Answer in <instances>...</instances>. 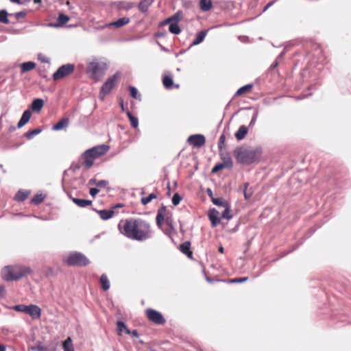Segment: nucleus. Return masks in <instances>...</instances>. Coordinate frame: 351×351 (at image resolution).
I'll use <instances>...</instances> for the list:
<instances>
[{
	"label": "nucleus",
	"mask_w": 351,
	"mask_h": 351,
	"mask_svg": "<svg viewBox=\"0 0 351 351\" xmlns=\"http://www.w3.org/2000/svg\"><path fill=\"white\" fill-rule=\"evenodd\" d=\"M120 232L127 238L138 241H144L152 237L150 223L141 219L130 218L121 221L118 224Z\"/></svg>",
	"instance_id": "1"
},
{
	"label": "nucleus",
	"mask_w": 351,
	"mask_h": 351,
	"mask_svg": "<svg viewBox=\"0 0 351 351\" xmlns=\"http://www.w3.org/2000/svg\"><path fill=\"white\" fill-rule=\"evenodd\" d=\"M62 261L69 266H86L89 260L82 253L73 252L63 257Z\"/></svg>",
	"instance_id": "2"
},
{
	"label": "nucleus",
	"mask_w": 351,
	"mask_h": 351,
	"mask_svg": "<svg viewBox=\"0 0 351 351\" xmlns=\"http://www.w3.org/2000/svg\"><path fill=\"white\" fill-rule=\"evenodd\" d=\"M25 274V270L19 265L6 266L1 271L3 278L7 281L18 280L22 278Z\"/></svg>",
	"instance_id": "3"
},
{
	"label": "nucleus",
	"mask_w": 351,
	"mask_h": 351,
	"mask_svg": "<svg viewBox=\"0 0 351 351\" xmlns=\"http://www.w3.org/2000/svg\"><path fill=\"white\" fill-rule=\"evenodd\" d=\"M106 65L94 60L88 63L87 72L90 77L93 79H97L104 74Z\"/></svg>",
	"instance_id": "4"
},
{
	"label": "nucleus",
	"mask_w": 351,
	"mask_h": 351,
	"mask_svg": "<svg viewBox=\"0 0 351 351\" xmlns=\"http://www.w3.org/2000/svg\"><path fill=\"white\" fill-rule=\"evenodd\" d=\"M119 77V73H117L114 74L112 76L109 77L105 83L103 84L100 89L99 97L101 99H104L106 95L109 94L112 89V88L117 84V80Z\"/></svg>",
	"instance_id": "5"
},
{
	"label": "nucleus",
	"mask_w": 351,
	"mask_h": 351,
	"mask_svg": "<svg viewBox=\"0 0 351 351\" xmlns=\"http://www.w3.org/2000/svg\"><path fill=\"white\" fill-rule=\"evenodd\" d=\"M74 69L75 66L72 64H63L53 74V79L55 81L62 79L72 73Z\"/></svg>",
	"instance_id": "6"
},
{
	"label": "nucleus",
	"mask_w": 351,
	"mask_h": 351,
	"mask_svg": "<svg viewBox=\"0 0 351 351\" xmlns=\"http://www.w3.org/2000/svg\"><path fill=\"white\" fill-rule=\"evenodd\" d=\"M146 315L149 320L156 324H163L165 323V319L162 315L154 309L149 308L146 311Z\"/></svg>",
	"instance_id": "7"
},
{
	"label": "nucleus",
	"mask_w": 351,
	"mask_h": 351,
	"mask_svg": "<svg viewBox=\"0 0 351 351\" xmlns=\"http://www.w3.org/2000/svg\"><path fill=\"white\" fill-rule=\"evenodd\" d=\"M187 142L193 147H200L205 144L206 138L202 134H193L189 136Z\"/></svg>",
	"instance_id": "8"
},
{
	"label": "nucleus",
	"mask_w": 351,
	"mask_h": 351,
	"mask_svg": "<svg viewBox=\"0 0 351 351\" xmlns=\"http://www.w3.org/2000/svg\"><path fill=\"white\" fill-rule=\"evenodd\" d=\"M257 155H234L238 162L243 165H250L256 161Z\"/></svg>",
	"instance_id": "9"
},
{
	"label": "nucleus",
	"mask_w": 351,
	"mask_h": 351,
	"mask_svg": "<svg viewBox=\"0 0 351 351\" xmlns=\"http://www.w3.org/2000/svg\"><path fill=\"white\" fill-rule=\"evenodd\" d=\"M109 149L108 145L101 144L85 150L83 154H106Z\"/></svg>",
	"instance_id": "10"
},
{
	"label": "nucleus",
	"mask_w": 351,
	"mask_h": 351,
	"mask_svg": "<svg viewBox=\"0 0 351 351\" xmlns=\"http://www.w3.org/2000/svg\"><path fill=\"white\" fill-rule=\"evenodd\" d=\"M26 314L29 315L33 319H38L41 315V309L36 305L30 304L27 307Z\"/></svg>",
	"instance_id": "11"
},
{
	"label": "nucleus",
	"mask_w": 351,
	"mask_h": 351,
	"mask_svg": "<svg viewBox=\"0 0 351 351\" xmlns=\"http://www.w3.org/2000/svg\"><path fill=\"white\" fill-rule=\"evenodd\" d=\"M219 213L215 209L212 208L208 212V218L213 227H216L220 222L219 217Z\"/></svg>",
	"instance_id": "12"
},
{
	"label": "nucleus",
	"mask_w": 351,
	"mask_h": 351,
	"mask_svg": "<svg viewBox=\"0 0 351 351\" xmlns=\"http://www.w3.org/2000/svg\"><path fill=\"white\" fill-rule=\"evenodd\" d=\"M69 124V119L68 118H62L58 121L52 127V130L54 131H59L66 128Z\"/></svg>",
	"instance_id": "13"
},
{
	"label": "nucleus",
	"mask_w": 351,
	"mask_h": 351,
	"mask_svg": "<svg viewBox=\"0 0 351 351\" xmlns=\"http://www.w3.org/2000/svg\"><path fill=\"white\" fill-rule=\"evenodd\" d=\"M167 213V208L165 206H162L158 210L156 221V224L159 228H161L162 223L165 220V217Z\"/></svg>",
	"instance_id": "14"
},
{
	"label": "nucleus",
	"mask_w": 351,
	"mask_h": 351,
	"mask_svg": "<svg viewBox=\"0 0 351 351\" xmlns=\"http://www.w3.org/2000/svg\"><path fill=\"white\" fill-rule=\"evenodd\" d=\"M32 112L29 110H26L23 112L19 121L18 122L17 127L19 128L24 126L30 119Z\"/></svg>",
	"instance_id": "15"
},
{
	"label": "nucleus",
	"mask_w": 351,
	"mask_h": 351,
	"mask_svg": "<svg viewBox=\"0 0 351 351\" xmlns=\"http://www.w3.org/2000/svg\"><path fill=\"white\" fill-rule=\"evenodd\" d=\"M95 211L98 213L100 218L103 220H108L110 218H112L114 214V211L113 209L110 210H95Z\"/></svg>",
	"instance_id": "16"
},
{
	"label": "nucleus",
	"mask_w": 351,
	"mask_h": 351,
	"mask_svg": "<svg viewBox=\"0 0 351 351\" xmlns=\"http://www.w3.org/2000/svg\"><path fill=\"white\" fill-rule=\"evenodd\" d=\"M99 156L100 155H85V157L83 158V165L86 169H89L93 166L94 160Z\"/></svg>",
	"instance_id": "17"
},
{
	"label": "nucleus",
	"mask_w": 351,
	"mask_h": 351,
	"mask_svg": "<svg viewBox=\"0 0 351 351\" xmlns=\"http://www.w3.org/2000/svg\"><path fill=\"white\" fill-rule=\"evenodd\" d=\"M108 184V181L107 180H97L95 178H92L88 181V185H95L97 189H104Z\"/></svg>",
	"instance_id": "18"
},
{
	"label": "nucleus",
	"mask_w": 351,
	"mask_h": 351,
	"mask_svg": "<svg viewBox=\"0 0 351 351\" xmlns=\"http://www.w3.org/2000/svg\"><path fill=\"white\" fill-rule=\"evenodd\" d=\"M44 105V101L42 99H35L33 100L31 108L34 112H40L43 108Z\"/></svg>",
	"instance_id": "19"
},
{
	"label": "nucleus",
	"mask_w": 351,
	"mask_h": 351,
	"mask_svg": "<svg viewBox=\"0 0 351 351\" xmlns=\"http://www.w3.org/2000/svg\"><path fill=\"white\" fill-rule=\"evenodd\" d=\"M154 0H141L138 4V10L143 13L148 11L149 7L152 4Z\"/></svg>",
	"instance_id": "20"
},
{
	"label": "nucleus",
	"mask_w": 351,
	"mask_h": 351,
	"mask_svg": "<svg viewBox=\"0 0 351 351\" xmlns=\"http://www.w3.org/2000/svg\"><path fill=\"white\" fill-rule=\"evenodd\" d=\"M72 201L79 207L85 208L92 204L91 200L79 199V198H72Z\"/></svg>",
	"instance_id": "21"
},
{
	"label": "nucleus",
	"mask_w": 351,
	"mask_h": 351,
	"mask_svg": "<svg viewBox=\"0 0 351 351\" xmlns=\"http://www.w3.org/2000/svg\"><path fill=\"white\" fill-rule=\"evenodd\" d=\"M207 33L208 30L206 29L202 30L200 32H199L197 34L195 39L193 41L191 45H197L200 44L204 40Z\"/></svg>",
	"instance_id": "22"
},
{
	"label": "nucleus",
	"mask_w": 351,
	"mask_h": 351,
	"mask_svg": "<svg viewBox=\"0 0 351 351\" xmlns=\"http://www.w3.org/2000/svg\"><path fill=\"white\" fill-rule=\"evenodd\" d=\"M247 131L248 129L246 126L241 125L235 134V137L237 138V140H242L243 138H245V135L247 133Z\"/></svg>",
	"instance_id": "23"
},
{
	"label": "nucleus",
	"mask_w": 351,
	"mask_h": 351,
	"mask_svg": "<svg viewBox=\"0 0 351 351\" xmlns=\"http://www.w3.org/2000/svg\"><path fill=\"white\" fill-rule=\"evenodd\" d=\"M36 67V64L34 62L29 61L23 62L21 64L22 73H25L34 69Z\"/></svg>",
	"instance_id": "24"
},
{
	"label": "nucleus",
	"mask_w": 351,
	"mask_h": 351,
	"mask_svg": "<svg viewBox=\"0 0 351 351\" xmlns=\"http://www.w3.org/2000/svg\"><path fill=\"white\" fill-rule=\"evenodd\" d=\"M190 242L186 241L180 245V249L183 254L191 258L192 256V252L190 251Z\"/></svg>",
	"instance_id": "25"
},
{
	"label": "nucleus",
	"mask_w": 351,
	"mask_h": 351,
	"mask_svg": "<svg viewBox=\"0 0 351 351\" xmlns=\"http://www.w3.org/2000/svg\"><path fill=\"white\" fill-rule=\"evenodd\" d=\"M200 9L204 12H207L212 8L211 0H200L199 1Z\"/></svg>",
	"instance_id": "26"
},
{
	"label": "nucleus",
	"mask_w": 351,
	"mask_h": 351,
	"mask_svg": "<svg viewBox=\"0 0 351 351\" xmlns=\"http://www.w3.org/2000/svg\"><path fill=\"white\" fill-rule=\"evenodd\" d=\"M64 351H74L73 341L71 337H68L63 343Z\"/></svg>",
	"instance_id": "27"
},
{
	"label": "nucleus",
	"mask_w": 351,
	"mask_h": 351,
	"mask_svg": "<svg viewBox=\"0 0 351 351\" xmlns=\"http://www.w3.org/2000/svg\"><path fill=\"white\" fill-rule=\"evenodd\" d=\"M130 22V19L128 17L120 18L116 21L113 22L111 25L116 27H121Z\"/></svg>",
	"instance_id": "28"
},
{
	"label": "nucleus",
	"mask_w": 351,
	"mask_h": 351,
	"mask_svg": "<svg viewBox=\"0 0 351 351\" xmlns=\"http://www.w3.org/2000/svg\"><path fill=\"white\" fill-rule=\"evenodd\" d=\"M69 20V18L68 16L64 14H60L58 17V25H53L51 23L49 24L50 26H54V27H56V26H59V25H64L65 23H66Z\"/></svg>",
	"instance_id": "29"
},
{
	"label": "nucleus",
	"mask_w": 351,
	"mask_h": 351,
	"mask_svg": "<svg viewBox=\"0 0 351 351\" xmlns=\"http://www.w3.org/2000/svg\"><path fill=\"white\" fill-rule=\"evenodd\" d=\"M117 7L119 9L128 10L134 7V3L128 1H119L117 3Z\"/></svg>",
	"instance_id": "30"
},
{
	"label": "nucleus",
	"mask_w": 351,
	"mask_h": 351,
	"mask_svg": "<svg viewBox=\"0 0 351 351\" xmlns=\"http://www.w3.org/2000/svg\"><path fill=\"white\" fill-rule=\"evenodd\" d=\"M117 330L118 333L121 335L122 332H125L128 335H130V330L127 328L124 322L119 321L117 322Z\"/></svg>",
	"instance_id": "31"
},
{
	"label": "nucleus",
	"mask_w": 351,
	"mask_h": 351,
	"mask_svg": "<svg viewBox=\"0 0 351 351\" xmlns=\"http://www.w3.org/2000/svg\"><path fill=\"white\" fill-rule=\"evenodd\" d=\"M28 192L20 190L14 196V199L18 202L24 201L28 196Z\"/></svg>",
	"instance_id": "32"
},
{
	"label": "nucleus",
	"mask_w": 351,
	"mask_h": 351,
	"mask_svg": "<svg viewBox=\"0 0 351 351\" xmlns=\"http://www.w3.org/2000/svg\"><path fill=\"white\" fill-rule=\"evenodd\" d=\"M100 282L102 286V289L104 291H107L110 289V282L108 277L106 274H102L100 277Z\"/></svg>",
	"instance_id": "33"
},
{
	"label": "nucleus",
	"mask_w": 351,
	"mask_h": 351,
	"mask_svg": "<svg viewBox=\"0 0 351 351\" xmlns=\"http://www.w3.org/2000/svg\"><path fill=\"white\" fill-rule=\"evenodd\" d=\"M126 114L130 119L131 125L136 128L138 125V120L137 117H134L129 110L126 112Z\"/></svg>",
	"instance_id": "34"
},
{
	"label": "nucleus",
	"mask_w": 351,
	"mask_h": 351,
	"mask_svg": "<svg viewBox=\"0 0 351 351\" xmlns=\"http://www.w3.org/2000/svg\"><path fill=\"white\" fill-rule=\"evenodd\" d=\"M252 86H253L252 84H246V85L241 87L240 88H239L237 90L234 96L241 95L244 94L245 93L249 92L252 89Z\"/></svg>",
	"instance_id": "35"
},
{
	"label": "nucleus",
	"mask_w": 351,
	"mask_h": 351,
	"mask_svg": "<svg viewBox=\"0 0 351 351\" xmlns=\"http://www.w3.org/2000/svg\"><path fill=\"white\" fill-rule=\"evenodd\" d=\"M263 152L261 147H256L254 150H251L249 152H243L242 149H236L234 151V154H261Z\"/></svg>",
	"instance_id": "36"
},
{
	"label": "nucleus",
	"mask_w": 351,
	"mask_h": 351,
	"mask_svg": "<svg viewBox=\"0 0 351 351\" xmlns=\"http://www.w3.org/2000/svg\"><path fill=\"white\" fill-rule=\"evenodd\" d=\"M162 83L166 88L170 89L173 84V79L171 76L166 75L163 77Z\"/></svg>",
	"instance_id": "37"
},
{
	"label": "nucleus",
	"mask_w": 351,
	"mask_h": 351,
	"mask_svg": "<svg viewBox=\"0 0 351 351\" xmlns=\"http://www.w3.org/2000/svg\"><path fill=\"white\" fill-rule=\"evenodd\" d=\"M42 132V130L39 128H37L36 129H34L32 130L28 131L25 134V136L27 138L31 139L34 136L39 134Z\"/></svg>",
	"instance_id": "38"
},
{
	"label": "nucleus",
	"mask_w": 351,
	"mask_h": 351,
	"mask_svg": "<svg viewBox=\"0 0 351 351\" xmlns=\"http://www.w3.org/2000/svg\"><path fill=\"white\" fill-rule=\"evenodd\" d=\"M169 31L173 34H179L181 32V29L176 23H171L169 25Z\"/></svg>",
	"instance_id": "39"
},
{
	"label": "nucleus",
	"mask_w": 351,
	"mask_h": 351,
	"mask_svg": "<svg viewBox=\"0 0 351 351\" xmlns=\"http://www.w3.org/2000/svg\"><path fill=\"white\" fill-rule=\"evenodd\" d=\"M232 165V163L230 162V165L228 162H223V163H219V164H217L212 169V173H217V171H219V170L223 169L224 167H230Z\"/></svg>",
	"instance_id": "40"
},
{
	"label": "nucleus",
	"mask_w": 351,
	"mask_h": 351,
	"mask_svg": "<svg viewBox=\"0 0 351 351\" xmlns=\"http://www.w3.org/2000/svg\"><path fill=\"white\" fill-rule=\"evenodd\" d=\"M8 12L5 10H0V22L3 24H8Z\"/></svg>",
	"instance_id": "41"
},
{
	"label": "nucleus",
	"mask_w": 351,
	"mask_h": 351,
	"mask_svg": "<svg viewBox=\"0 0 351 351\" xmlns=\"http://www.w3.org/2000/svg\"><path fill=\"white\" fill-rule=\"evenodd\" d=\"M183 12L181 10L178 11L176 13H175L173 16H171V19L173 23H178L179 21H180L183 18Z\"/></svg>",
	"instance_id": "42"
},
{
	"label": "nucleus",
	"mask_w": 351,
	"mask_h": 351,
	"mask_svg": "<svg viewBox=\"0 0 351 351\" xmlns=\"http://www.w3.org/2000/svg\"><path fill=\"white\" fill-rule=\"evenodd\" d=\"M45 198V195L43 194H36L32 199V202L36 205L41 203Z\"/></svg>",
	"instance_id": "43"
},
{
	"label": "nucleus",
	"mask_w": 351,
	"mask_h": 351,
	"mask_svg": "<svg viewBox=\"0 0 351 351\" xmlns=\"http://www.w3.org/2000/svg\"><path fill=\"white\" fill-rule=\"evenodd\" d=\"M156 195L154 193H151L147 197H144L141 199V203L143 205L149 204L152 199H156Z\"/></svg>",
	"instance_id": "44"
},
{
	"label": "nucleus",
	"mask_w": 351,
	"mask_h": 351,
	"mask_svg": "<svg viewBox=\"0 0 351 351\" xmlns=\"http://www.w3.org/2000/svg\"><path fill=\"white\" fill-rule=\"evenodd\" d=\"M212 202L215 205H217V206H221L223 207H226L227 206L226 202L221 197H219V198L212 197Z\"/></svg>",
	"instance_id": "45"
},
{
	"label": "nucleus",
	"mask_w": 351,
	"mask_h": 351,
	"mask_svg": "<svg viewBox=\"0 0 351 351\" xmlns=\"http://www.w3.org/2000/svg\"><path fill=\"white\" fill-rule=\"evenodd\" d=\"M27 307V305L18 304V305H15V306H12V308L17 312H22V313H26Z\"/></svg>",
	"instance_id": "46"
},
{
	"label": "nucleus",
	"mask_w": 351,
	"mask_h": 351,
	"mask_svg": "<svg viewBox=\"0 0 351 351\" xmlns=\"http://www.w3.org/2000/svg\"><path fill=\"white\" fill-rule=\"evenodd\" d=\"M225 208H226L225 210L222 213L221 217L229 220L232 218V215L230 214V210L227 206Z\"/></svg>",
	"instance_id": "47"
},
{
	"label": "nucleus",
	"mask_w": 351,
	"mask_h": 351,
	"mask_svg": "<svg viewBox=\"0 0 351 351\" xmlns=\"http://www.w3.org/2000/svg\"><path fill=\"white\" fill-rule=\"evenodd\" d=\"M182 199V197L178 193H175L172 197V203L174 206H177L180 204Z\"/></svg>",
	"instance_id": "48"
},
{
	"label": "nucleus",
	"mask_w": 351,
	"mask_h": 351,
	"mask_svg": "<svg viewBox=\"0 0 351 351\" xmlns=\"http://www.w3.org/2000/svg\"><path fill=\"white\" fill-rule=\"evenodd\" d=\"M249 184L248 183H245L244 184V190H243V194H244V197L246 199H249L252 195V192H248L247 191V186H248Z\"/></svg>",
	"instance_id": "49"
},
{
	"label": "nucleus",
	"mask_w": 351,
	"mask_h": 351,
	"mask_svg": "<svg viewBox=\"0 0 351 351\" xmlns=\"http://www.w3.org/2000/svg\"><path fill=\"white\" fill-rule=\"evenodd\" d=\"M131 96L134 99H138L140 95H138L137 89L134 86H130Z\"/></svg>",
	"instance_id": "50"
},
{
	"label": "nucleus",
	"mask_w": 351,
	"mask_h": 351,
	"mask_svg": "<svg viewBox=\"0 0 351 351\" xmlns=\"http://www.w3.org/2000/svg\"><path fill=\"white\" fill-rule=\"evenodd\" d=\"M225 140H226V137L223 134H222L219 137V142H218V147L220 149V152H222V148L224 146Z\"/></svg>",
	"instance_id": "51"
},
{
	"label": "nucleus",
	"mask_w": 351,
	"mask_h": 351,
	"mask_svg": "<svg viewBox=\"0 0 351 351\" xmlns=\"http://www.w3.org/2000/svg\"><path fill=\"white\" fill-rule=\"evenodd\" d=\"M258 111H256L254 113V114H253V116L252 117V119H251V121L250 122L249 127H252V126L254 125V124H255V123L256 121L257 117H258Z\"/></svg>",
	"instance_id": "52"
},
{
	"label": "nucleus",
	"mask_w": 351,
	"mask_h": 351,
	"mask_svg": "<svg viewBox=\"0 0 351 351\" xmlns=\"http://www.w3.org/2000/svg\"><path fill=\"white\" fill-rule=\"evenodd\" d=\"M99 192V189L97 188H90L89 191L90 195L93 197H95L98 194Z\"/></svg>",
	"instance_id": "53"
},
{
	"label": "nucleus",
	"mask_w": 351,
	"mask_h": 351,
	"mask_svg": "<svg viewBox=\"0 0 351 351\" xmlns=\"http://www.w3.org/2000/svg\"><path fill=\"white\" fill-rule=\"evenodd\" d=\"M247 280V278H234L231 280V282L234 283H240L243 282Z\"/></svg>",
	"instance_id": "54"
},
{
	"label": "nucleus",
	"mask_w": 351,
	"mask_h": 351,
	"mask_svg": "<svg viewBox=\"0 0 351 351\" xmlns=\"http://www.w3.org/2000/svg\"><path fill=\"white\" fill-rule=\"evenodd\" d=\"M38 60L42 62H46V63L49 62V60L47 58L43 56L42 55L38 56Z\"/></svg>",
	"instance_id": "55"
},
{
	"label": "nucleus",
	"mask_w": 351,
	"mask_h": 351,
	"mask_svg": "<svg viewBox=\"0 0 351 351\" xmlns=\"http://www.w3.org/2000/svg\"><path fill=\"white\" fill-rule=\"evenodd\" d=\"M274 1L269 2L264 8L263 12H265L269 8H270L274 4Z\"/></svg>",
	"instance_id": "56"
},
{
	"label": "nucleus",
	"mask_w": 351,
	"mask_h": 351,
	"mask_svg": "<svg viewBox=\"0 0 351 351\" xmlns=\"http://www.w3.org/2000/svg\"><path fill=\"white\" fill-rule=\"evenodd\" d=\"M25 15V13L24 12H19L16 13V16L17 18L23 17Z\"/></svg>",
	"instance_id": "57"
},
{
	"label": "nucleus",
	"mask_w": 351,
	"mask_h": 351,
	"mask_svg": "<svg viewBox=\"0 0 351 351\" xmlns=\"http://www.w3.org/2000/svg\"><path fill=\"white\" fill-rule=\"evenodd\" d=\"M130 334L135 337H138V333L136 330L130 331Z\"/></svg>",
	"instance_id": "58"
},
{
	"label": "nucleus",
	"mask_w": 351,
	"mask_h": 351,
	"mask_svg": "<svg viewBox=\"0 0 351 351\" xmlns=\"http://www.w3.org/2000/svg\"><path fill=\"white\" fill-rule=\"evenodd\" d=\"M171 23H173L171 17H169V18H167V19H165L164 21V23L165 24H169L170 25Z\"/></svg>",
	"instance_id": "59"
},
{
	"label": "nucleus",
	"mask_w": 351,
	"mask_h": 351,
	"mask_svg": "<svg viewBox=\"0 0 351 351\" xmlns=\"http://www.w3.org/2000/svg\"><path fill=\"white\" fill-rule=\"evenodd\" d=\"M278 65V61L276 60L275 62H274L269 67V69H273L276 68Z\"/></svg>",
	"instance_id": "60"
},
{
	"label": "nucleus",
	"mask_w": 351,
	"mask_h": 351,
	"mask_svg": "<svg viewBox=\"0 0 351 351\" xmlns=\"http://www.w3.org/2000/svg\"><path fill=\"white\" fill-rule=\"evenodd\" d=\"M5 289L3 286H0V296L2 297L3 295Z\"/></svg>",
	"instance_id": "61"
},
{
	"label": "nucleus",
	"mask_w": 351,
	"mask_h": 351,
	"mask_svg": "<svg viewBox=\"0 0 351 351\" xmlns=\"http://www.w3.org/2000/svg\"><path fill=\"white\" fill-rule=\"evenodd\" d=\"M165 221H166V222H167V223L168 225H169L170 226H171V222H172V221H171V219L169 217H167V218L165 219Z\"/></svg>",
	"instance_id": "62"
},
{
	"label": "nucleus",
	"mask_w": 351,
	"mask_h": 351,
	"mask_svg": "<svg viewBox=\"0 0 351 351\" xmlns=\"http://www.w3.org/2000/svg\"><path fill=\"white\" fill-rule=\"evenodd\" d=\"M207 193L209 195V197H210L211 198L213 197V192H212L211 189H207Z\"/></svg>",
	"instance_id": "63"
},
{
	"label": "nucleus",
	"mask_w": 351,
	"mask_h": 351,
	"mask_svg": "<svg viewBox=\"0 0 351 351\" xmlns=\"http://www.w3.org/2000/svg\"><path fill=\"white\" fill-rule=\"evenodd\" d=\"M5 346L0 343V351H5Z\"/></svg>",
	"instance_id": "64"
}]
</instances>
